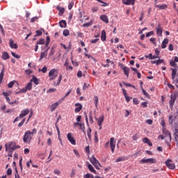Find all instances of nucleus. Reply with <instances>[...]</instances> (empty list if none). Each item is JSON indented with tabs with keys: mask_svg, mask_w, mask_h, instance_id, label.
Instances as JSON below:
<instances>
[{
	"mask_svg": "<svg viewBox=\"0 0 178 178\" xmlns=\"http://www.w3.org/2000/svg\"><path fill=\"white\" fill-rule=\"evenodd\" d=\"M37 131H38L36 128H33V129H32V131L30 130H26L25 134H24V138H22L24 143L26 144H30L33 139V135L37 134Z\"/></svg>",
	"mask_w": 178,
	"mask_h": 178,
	"instance_id": "obj_1",
	"label": "nucleus"
},
{
	"mask_svg": "<svg viewBox=\"0 0 178 178\" xmlns=\"http://www.w3.org/2000/svg\"><path fill=\"white\" fill-rule=\"evenodd\" d=\"M5 147H6V152H8V151L14 152L20 148V146L17 145L15 142L14 141H11V142H8V143H6Z\"/></svg>",
	"mask_w": 178,
	"mask_h": 178,
	"instance_id": "obj_2",
	"label": "nucleus"
},
{
	"mask_svg": "<svg viewBox=\"0 0 178 178\" xmlns=\"http://www.w3.org/2000/svg\"><path fill=\"white\" fill-rule=\"evenodd\" d=\"M172 80L173 81V83L175 84L176 87L178 88V74H177V70L175 68H172Z\"/></svg>",
	"mask_w": 178,
	"mask_h": 178,
	"instance_id": "obj_3",
	"label": "nucleus"
},
{
	"mask_svg": "<svg viewBox=\"0 0 178 178\" xmlns=\"http://www.w3.org/2000/svg\"><path fill=\"white\" fill-rule=\"evenodd\" d=\"M58 71L57 69L53 68L49 72V78L50 81H54L58 77Z\"/></svg>",
	"mask_w": 178,
	"mask_h": 178,
	"instance_id": "obj_4",
	"label": "nucleus"
},
{
	"mask_svg": "<svg viewBox=\"0 0 178 178\" xmlns=\"http://www.w3.org/2000/svg\"><path fill=\"white\" fill-rule=\"evenodd\" d=\"M177 97H178V92H174L170 95V99L169 101L170 108H173V106L175 105V103L176 102Z\"/></svg>",
	"mask_w": 178,
	"mask_h": 178,
	"instance_id": "obj_5",
	"label": "nucleus"
},
{
	"mask_svg": "<svg viewBox=\"0 0 178 178\" xmlns=\"http://www.w3.org/2000/svg\"><path fill=\"white\" fill-rule=\"evenodd\" d=\"M90 162L93 165V166L97 169H99V166H101V164L98 160H97L96 157L95 156H92V157L90 158Z\"/></svg>",
	"mask_w": 178,
	"mask_h": 178,
	"instance_id": "obj_6",
	"label": "nucleus"
},
{
	"mask_svg": "<svg viewBox=\"0 0 178 178\" xmlns=\"http://www.w3.org/2000/svg\"><path fill=\"white\" fill-rule=\"evenodd\" d=\"M157 160L156 159H142L140 161V163H156Z\"/></svg>",
	"mask_w": 178,
	"mask_h": 178,
	"instance_id": "obj_7",
	"label": "nucleus"
},
{
	"mask_svg": "<svg viewBox=\"0 0 178 178\" xmlns=\"http://www.w3.org/2000/svg\"><path fill=\"white\" fill-rule=\"evenodd\" d=\"M67 138L72 145H76V140L74 139L72 133H67Z\"/></svg>",
	"mask_w": 178,
	"mask_h": 178,
	"instance_id": "obj_8",
	"label": "nucleus"
},
{
	"mask_svg": "<svg viewBox=\"0 0 178 178\" xmlns=\"http://www.w3.org/2000/svg\"><path fill=\"white\" fill-rule=\"evenodd\" d=\"M165 165L170 170H175L176 168L175 164H174V163H172V160H170V159L166 160Z\"/></svg>",
	"mask_w": 178,
	"mask_h": 178,
	"instance_id": "obj_9",
	"label": "nucleus"
},
{
	"mask_svg": "<svg viewBox=\"0 0 178 178\" xmlns=\"http://www.w3.org/2000/svg\"><path fill=\"white\" fill-rule=\"evenodd\" d=\"M60 104L61 101L58 100V102H56L53 103L51 105L49 106V108H50V111L54 112Z\"/></svg>",
	"mask_w": 178,
	"mask_h": 178,
	"instance_id": "obj_10",
	"label": "nucleus"
},
{
	"mask_svg": "<svg viewBox=\"0 0 178 178\" xmlns=\"http://www.w3.org/2000/svg\"><path fill=\"white\" fill-rule=\"evenodd\" d=\"M115 144H116V141L115 140L114 137H111L110 138V147H111V152L113 154L115 149Z\"/></svg>",
	"mask_w": 178,
	"mask_h": 178,
	"instance_id": "obj_11",
	"label": "nucleus"
},
{
	"mask_svg": "<svg viewBox=\"0 0 178 178\" xmlns=\"http://www.w3.org/2000/svg\"><path fill=\"white\" fill-rule=\"evenodd\" d=\"M122 93L124 96L125 100L127 102H129L131 101V99H133L132 97H129L127 90L124 88H122Z\"/></svg>",
	"mask_w": 178,
	"mask_h": 178,
	"instance_id": "obj_12",
	"label": "nucleus"
},
{
	"mask_svg": "<svg viewBox=\"0 0 178 178\" xmlns=\"http://www.w3.org/2000/svg\"><path fill=\"white\" fill-rule=\"evenodd\" d=\"M122 3L125 6L135 5L136 0H122Z\"/></svg>",
	"mask_w": 178,
	"mask_h": 178,
	"instance_id": "obj_13",
	"label": "nucleus"
},
{
	"mask_svg": "<svg viewBox=\"0 0 178 178\" xmlns=\"http://www.w3.org/2000/svg\"><path fill=\"white\" fill-rule=\"evenodd\" d=\"M62 79H63V75L59 74L58 79L56 81H54V82H53V86L54 87L58 86L60 84Z\"/></svg>",
	"mask_w": 178,
	"mask_h": 178,
	"instance_id": "obj_14",
	"label": "nucleus"
},
{
	"mask_svg": "<svg viewBox=\"0 0 178 178\" xmlns=\"http://www.w3.org/2000/svg\"><path fill=\"white\" fill-rule=\"evenodd\" d=\"M74 106L76 107L74 108V112L76 113H79L83 109V105L81 103H76Z\"/></svg>",
	"mask_w": 178,
	"mask_h": 178,
	"instance_id": "obj_15",
	"label": "nucleus"
},
{
	"mask_svg": "<svg viewBox=\"0 0 178 178\" xmlns=\"http://www.w3.org/2000/svg\"><path fill=\"white\" fill-rule=\"evenodd\" d=\"M156 34L158 36L161 37L163 35V28L161 27V24H158L156 27Z\"/></svg>",
	"mask_w": 178,
	"mask_h": 178,
	"instance_id": "obj_16",
	"label": "nucleus"
},
{
	"mask_svg": "<svg viewBox=\"0 0 178 178\" xmlns=\"http://www.w3.org/2000/svg\"><path fill=\"white\" fill-rule=\"evenodd\" d=\"M163 134L165 136V137L169 136L170 140H172V134L171 133L165 128H163Z\"/></svg>",
	"mask_w": 178,
	"mask_h": 178,
	"instance_id": "obj_17",
	"label": "nucleus"
},
{
	"mask_svg": "<svg viewBox=\"0 0 178 178\" xmlns=\"http://www.w3.org/2000/svg\"><path fill=\"white\" fill-rule=\"evenodd\" d=\"M30 113V110L28 108H26L25 109L21 111V113H19L20 116L24 118L25 116L29 115Z\"/></svg>",
	"mask_w": 178,
	"mask_h": 178,
	"instance_id": "obj_18",
	"label": "nucleus"
},
{
	"mask_svg": "<svg viewBox=\"0 0 178 178\" xmlns=\"http://www.w3.org/2000/svg\"><path fill=\"white\" fill-rule=\"evenodd\" d=\"M49 50V48H47L46 50H44V51H42V53H40V58H39V60H42L43 58L47 56Z\"/></svg>",
	"mask_w": 178,
	"mask_h": 178,
	"instance_id": "obj_19",
	"label": "nucleus"
},
{
	"mask_svg": "<svg viewBox=\"0 0 178 178\" xmlns=\"http://www.w3.org/2000/svg\"><path fill=\"white\" fill-rule=\"evenodd\" d=\"M100 20H102L103 22L106 23V24H108L109 23V19L108 17L106 15H102L99 17Z\"/></svg>",
	"mask_w": 178,
	"mask_h": 178,
	"instance_id": "obj_20",
	"label": "nucleus"
},
{
	"mask_svg": "<svg viewBox=\"0 0 178 178\" xmlns=\"http://www.w3.org/2000/svg\"><path fill=\"white\" fill-rule=\"evenodd\" d=\"M10 47H11V49H17L18 46L17 44L15 43L13 39H10Z\"/></svg>",
	"mask_w": 178,
	"mask_h": 178,
	"instance_id": "obj_21",
	"label": "nucleus"
},
{
	"mask_svg": "<svg viewBox=\"0 0 178 178\" xmlns=\"http://www.w3.org/2000/svg\"><path fill=\"white\" fill-rule=\"evenodd\" d=\"M143 143L147 144L150 147L153 146V143L147 137H145L143 138Z\"/></svg>",
	"mask_w": 178,
	"mask_h": 178,
	"instance_id": "obj_22",
	"label": "nucleus"
},
{
	"mask_svg": "<svg viewBox=\"0 0 178 178\" xmlns=\"http://www.w3.org/2000/svg\"><path fill=\"white\" fill-rule=\"evenodd\" d=\"M56 10L59 12L58 15L63 16V15L65 13V8L58 6L56 7Z\"/></svg>",
	"mask_w": 178,
	"mask_h": 178,
	"instance_id": "obj_23",
	"label": "nucleus"
},
{
	"mask_svg": "<svg viewBox=\"0 0 178 178\" xmlns=\"http://www.w3.org/2000/svg\"><path fill=\"white\" fill-rule=\"evenodd\" d=\"M169 43V40L168 38H165L161 44V49H164L167 47V44Z\"/></svg>",
	"mask_w": 178,
	"mask_h": 178,
	"instance_id": "obj_24",
	"label": "nucleus"
},
{
	"mask_svg": "<svg viewBox=\"0 0 178 178\" xmlns=\"http://www.w3.org/2000/svg\"><path fill=\"white\" fill-rule=\"evenodd\" d=\"M1 58L3 60H6L10 58L9 54L7 51H3L2 53Z\"/></svg>",
	"mask_w": 178,
	"mask_h": 178,
	"instance_id": "obj_25",
	"label": "nucleus"
},
{
	"mask_svg": "<svg viewBox=\"0 0 178 178\" xmlns=\"http://www.w3.org/2000/svg\"><path fill=\"white\" fill-rule=\"evenodd\" d=\"M124 74L127 78L129 77L130 68L129 67H124L123 70Z\"/></svg>",
	"mask_w": 178,
	"mask_h": 178,
	"instance_id": "obj_26",
	"label": "nucleus"
},
{
	"mask_svg": "<svg viewBox=\"0 0 178 178\" xmlns=\"http://www.w3.org/2000/svg\"><path fill=\"white\" fill-rule=\"evenodd\" d=\"M30 81L31 83L33 82V83H35V85H38L40 83V79L38 78H37L36 76H33V77H32V79H31Z\"/></svg>",
	"mask_w": 178,
	"mask_h": 178,
	"instance_id": "obj_27",
	"label": "nucleus"
},
{
	"mask_svg": "<svg viewBox=\"0 0 178 178\" xmlns=\"http://www.w3.org/2000/svg\"><path fill=\"white\" fill-rule=\"evenodd\" d=\"M79 15H80V21L81 22H84V21H86V20L89 19V17L88 16H86V15L83 16L81 13H80Z\"/></svg>",
	"mask_w": 178,
	"mask_h": 178,
	"instance_id": "obj_28",
	"label": "nucleus"
},
{
	"mask_svg": "<svg viewBox=\"0 0 178 178\" xmlns=\"http://www.w3.org/2000/svg\"><path fill=\"white\" fill-rule=\"evenodd\" d=\"M101 40L102 42H104L106 40V33L105 31H102V35H101Z\"/></svg>",
	"mask_w": 178,
	"mask_h": 178,
	"instance_id": "obj_29",
	"label": "nucleus"
},
{
	"mask_svg": "<svg viewBox=\"0 0 178 178\" xmlns=\"http://www.w3.org/2000/svg\"><path fill=\"white\" fill-rule=\"evenodd\" d=\"M59 26L60 28H66L67 27V22L65 20H60L59 22Z\"/></svg>",
	"mask_w": 178,
	"mask_h": 178,
	"instance_id": "obj_30",
	"label": "nucleus"
},
{
	"mask_svg": "<svg viewBox=\"0 0 178 178\" xmlns=\"http://www.w3.org/2000/svg\"><path fill=\"white\" fill-rule=\"evenodd\" d=\"M88 168L92 173L97 174V171L95 170L94 167H92V164H88Z\"/></svg>",
	"mask_w": 178,
	"mask_h": 178,
	"instance_id": "obj_31",
	"label": "nucleus"
},
{
	"mask_svg": "<svg viewBox=\"0 0 178 178\" xmlns=\"http://www.w3.org/2000/svg\"><path fill=\"white\" fill-rule=\"evenodd\" d=\"M93 99H94L95 106V108H97L98 107V104H99V97H98V96L95 95L94 97H93Z\"/></svg>",
	"mask_w": 178,
	"mask_h": 178,
	"instance_id": "obj_32",
	"label": "nucleus"
},
{
	"mask_svg": "<svg viewBox=\"0 0 178 178\" xmlns=\"http://www.w3.org/2000/svg\"><path fill=\"white\" fill-rule=\"evenodd\" d=\"M127 160V157H126V156H123L122 157H118V159H116L115 162H122Z\"/></svg>",
	"mask_w": 178,
	"mask_h": 178,
	"instance_id": "obj_33",
	"label": "nucleus"
},
{
	"mask_svg": "<svg viewBox=\"0 0 178 178\" xmlns=\"http://www.w3.org/2000/svg\"><path fill=\"white\" fill-rule=\"evenodd\" d=\"M155 7L159 10H165L167 8V5L166 4L156 5Z\"/></svg>",
	"mask_w": 178,
	"mask_h": 178,
	"instance_id": "obj_34",
	"label": "nucleus"
},
{
	"mask_svg": "<svg viewBox=\"0 0 178 178\" xmlns=\"http://www.w3.org/2000/svg\"><path fill=\"white\" fill-rule=\"evenodd\" d=\"M104 120V116L102 115L98 120H97V124L99 126H102V123Z\"/></svg>",
	"mask_w": 178,
	"mask_h": 178,
	"instance_id": "obj_35",
	"label": "nucleus"
},
{
	"mask_svg": "<svg viewBox=\"0 0 178 178\" xmlns=\"http://www.w3.org/2000/svg\"><path fill=\"white\" fill-rule=\"evenodd\" d=\"M96 1H97L98 3H101V6L102 7H106L108 6V3L103 1L102 0H96Z\"/></svg>",
	"mask_w": 178,
	"mask_h": 178,
	"instance_id": "obj_36",
	"label": "nucleus"
},
{
	"mask_svg": "<svg viewBox=\"0 0 178 178\" xmlns=\"http://www.w3.org/2000/svg\"><path fill=\"white\" fill-rule=\"evenodd\" d=\"M4 73H5V68L3 67V69L1 70V72L0 74V82H1L3 79Z\"/></svg>",
	"mask_w": 178,
	"mask_h": 178,
	"instance_id": "obj_37",
	"label": "nucleus"
},
{
	"mask_svg": "<svg viewBox=\"0 0 178 178\" xmlns=\"http://www.w3.org/2000/svg\"><path fill=\"white\" fill-rule=\"evenodd\" d=\"M17 83V81L15 80L11 81H10V83H8V88H13V86Z\"/></svg>",
	"mask_w": 178,
	"mask_h": 178,
	"instance_id": "obj_38",
	"label": "nucleus"
},
{
	"mask_svg": "<svg viewBox=\"0 0 178 178\" xmlns=\"http://www.w3.org/2000/svg\"><path fill=\"white\" fill-rule=\"evenodd\" d=\"M88 118H89L90 122L91 124H93L94 123V120H93L92 111H90L89 115H88Z\"/></svg>",
	"mask_w": 178,
	"mask_h": 178,
	"instance_id": "obj_39",
	"label": "nucleus"
},
{
	"mask_svg": "<svg viewBox=\"0 0 178 178\" xmlns=\"http://www.w3.org/2000/svg\"><path fill=\"white\" fill-rule=\"evenodd\" d=\"M142 91L143 95L147 98V99H150V95L143 88V87L141 88Z\"/></svg>",
	"mask_w": 178,
	"mask_h": 178,
	"instance_id": "obj_40",
	"label": "nucleus"
},
{
	"mask_svg": "<svg viewBox=\"0 0 178 178\" xmlns=\"http://www.w3.org/2000/svg\"><path fill=\"white\" fill-rule=\"evenodd\" d=\"M70 35V31L68 29H64L63 31V35L67 37Z\"/></svg>",
	"mask_w": 178,
	"mask_h": 178,
	"instance_id": "obj_41",
	"label": "nucleus"
},
{
	"mask_svg": "<svg viewBox=\"0 0 178 178\" xmlns=\"http://www.w3.org/2000/svg\"><path fill=\"white\" fill-rule=\"evenodd\" d=\"M38 71H39V72H43V74H45L47 72V67L46 65H44L43 67V68H42V69L40 68Z\"/></svg>",
	"mask_w": 178,
	"mask_h": 178,
	"instance_id": "obj_42",
	"label": "nucleus"
},
{
	"mask_svg": "<svg viewBox=\"0 0 178 178\" xmlns=\"http://www.w3.org/2000/svg\"><path fill=\"white\" fill-rule=\"evenodd\" d=\"M25 88H26L27 90H31L32 89V83L31 81H29V83H28V84H26V86H25Z\"/></svg>",
	"mask_w": 178,
	"mask_h": 178,
	"instance_id": "obj_43",
	"label": "nucleus"
},
{
	"mask_svg": "<svg viewBox=\"0 0 178 178\" xmlns=\"http://www.w3.org/2000/svg\"><path fill=\"white\" fill-rule=\"evenodd\" d=\"M44 43H45L44 39L42 38V39L39 40V41H38V42H36V44H38V45H42Z\"/></svg>",
	"mask_w": 178,
	"mask_h": 178,
	"instance_id": "obj_44",
	"label": "nucleus"
},
{
	"mask_svg": "<svg viewBox=\"0 0 178 178\" xmlns=\"http://www.w3.org/2000/svg\"><path fill=\"white\" fill-rule=\"evenodd\" d=\"M123 85L125 86L126 87H132L133 88H136V86L129 83L123 82Z\"/></svg>",
	"mask_w": 178,
	"mask_h": 178,
	"instance_id": "obj_45",
	"label": "nucleus"
},
{
	"mask_svg": "<svg viewBox=\"0 0 178 178\" xmlns=\"http://www.w3.org/2000/svg\"><path fill=\"white\" fill-rule=\"evenodd\" d=\"M79 129H81L82 131H84V129H85V124H84V123L79 122Z\"/></svg>",
	"mask_w": 178,
	"mask_h": 178,
	"instance_id": "obj_46",
	"label": "nucleus"
},
{
	"mask_svg": "<svg viewBox=\"0 0 178 178\" xmlns=\"http://www.w3.org/2000/svg\"><path fill=\"white\" fill-rule=\"evenodd\" d=\"M144 16H145V12L144 11H142L140 13V17H139V21L140 22H142L144 19Z\"/></svg>",
	"mask_w": 178,
	"mask_h": 178,
	"instance_id": "obj_47",
	"label": "nucleus"
},
{
	"mask_svg": "<svg viewBox=\"0 0 178 178\" xmlns=\"http://www.w3.org/2000/svg\"><path fill=\"white\" fill-rule=\"evenodd\" d=\"M91 132H92L91 128H88V131H87V136L89 139H91Z\"/></svg>",
	"mask_w": 178,
	"mask_h": 178,
	"instance_id": "obj_48",
	"label": "nucleus"
},
{
	"mask_svg": "<svg viewBox=\"0 0 178 178\" xmlns=\"http://www.w3.org/2000/svg\"><path fill=\"white\" fill-rule=\"evenodd\" d=\"M139 138L138 134H136L132 136V140L136 141Z\"/></svg>",
	"mask_w": 178,
	"mask_h": 178,
	"instance_id": "obj_49",
	"label": "nucleus"
},
{
	"mask_svg": "<svg viewBox=\"0 0 178 178\" xmlns=\"http://www.w3.org/2000/svg\"><path fill=\"white\" fill-rule=\"evenodd\" d=\"M154 35V32L153 31H149V32L147 33L146 38H149V37L152 36Z\"/></svg>",
	"mask_w": 178,
	"mask_h": 178,
	"instance_id": "obj_50",
	"label": "nucleus"
},
{
	"mask_svg": "<svg viewBox=\"0 0 178 178\" xmlns=\"http://www.w3.org/2000/svg\"><path fill=\"white\" fill-rule=\"evenodd\" d=\"M11 55H13V57L17 58V59H19L20 58V56L18 54H16L15 52H11Z\"/></svg>",
	"mask_w": 178,
	"mask_h": 178,
	"instance_id": "obj_51",
	"label": "nucleus"
},
{
	"mask_svg": "<svg viewBox=\"0 0 178 178\" xmlns=\"http://www.w3.org/2000/svg\"><path fill=\"white\" fill-rule=\"evenodd\" d=\"M72 64L75 66L78 67L79 66V62L74 60L73 59H71Z\"/></svg>",
	"mask_w": 178,
	"mask_h": 178,
	"instance_id": "obj_52",
	"label": "nucleus"
},
{
	"mask_svg": "<svg viewBox=\"0 0 178 178\" xmlns=\"http://www.w3.org/2000/svg\"><path fill=\"white\" fill-rule=\"evenodd\" d=\"M90 87V83H84L83 86V90H86Z\"/></svg>",
	"mask_w": 178,
	"mask_h": 178,
	"instance_id": "obj_53",
	"label": "nucleus"
},
{
	"mask_svg": "<svg viewBox=\"0 0 178 178\" xmlns=\"http://www.w3.org/2000/svg\"><path fill=\"white\" fill-rule=\"evenodd\" d=\"M21 119H22V118L21 117V115L19 114V115L17 116V118L15 119H14V123L19 121Z\"/></svg>",
	"mask_w": 178,
	"mask_h": 178,
	"instance_id": "obj_54",
	"label": "nucleus"
},
{
	"mask_svg": "<svg viewBox=\"0 0 178 178\" xmlns=\"http://www.w3.org/2000/svg\"><path fill=\"white\" fill-rule=\"evenodd\" d=\"M42 35V32L40 30L36 31V35L35 37L41 36Z\"/></svg>",
	"mask_w": 178,
	"mask_h": 178,
	"instance_id": "obj_55",
	"label": "nucleus"
},
{
	"mask_svg": "<svg viewBox=\"0 0 178 178\" xmlns=\"http://www.w3.org/2000/svg\"><path fill=\"white\" fill-rule=\"evenodd\" d=\"M25 120H26V118L22 119V121H21L19 124H18V127H22L25 122Z\"/></svg>",
	"mask_w": 178,
	"mask_h": 178,
	"instance_id": "obj_56",
	"label": "nucleus"
},
{
	"mask_svg": "<svg viewBox=\"0 0 178 178\" xmlns=\"http://www.w3.org/2000/svg\"><path fill=\"white\" fill-rule=\"evenodd\" d=\"M54 54H55V50L54 48H51V49H50V53L49 54V56H52Z\"/></svg>",
	"mask_w": 178,
	"mask_h": 178,
	"instance_id": "obj_57",
	"label": "nucleus"
},
{
	"mask_svg": "<svg viewBox=\"0 0 178 178\" xmlns=\"http://www.w3.org/2000/svg\"><path fill=\"white\" fill-rule=\"evenodd\" d=\"M92 13H97L98 11V7L95 6L91 8Z\"/></svg>",
	"mask_w": 178,
	"mask_h": 178,
	"instance_id": "obj_58",
	"label": "nucleus"
},
{
	"mask_svg": "<svg viewBox=\"0 0 178 178\" xmlns=\"http://www.w3.org/2000/svg\"><path fill=\"white\" fill-rule=\"evenodd\" d=\"M22 157H21V159H19V168H21V170H23V165H22Z\"/></svg>",
	"mask_w": 178,
	"mask_h": 178,
	"instance_id": "obj_59",
	"label": "nucleus"
},
{
	"mask_svg": "<svg viewBox=\"0 0 178 178\" xmlns=\"http://www.w3.org/2000/svg\"><path fill=\"white\" fill-rule=\"evenodd\" d=\"M73 6H74V3L73 2H70L69 3V5H68V10H71L72 9Z\"/></svg>",
	"mask_w": 178,
	"mask_h": 178,
	"instance_id": "obj_60",
	"label": "nucleus"
},
{
	"mask_svg": "<svg viewBox=\"0 0 178 178\" xmlns=\"http://www.w3.org/2000/svg\"><path fill=\"white\" fill-rule=\"evenodd\" d=\"M27 91H28L27 88L26 87H24L22 89H21V90H19V92L26 93Z\"/></svg>",
	"mask_w": 178,
	"mask_h": 178,
	"instance_id": "obj_61",
	"label": "nucleus"
},
{
	"mask_svg": "<svg viewBox=\"0 0 178 178\" xmlns=\"http://www.w3.org/2000/svg\"><path fill=\"white\" fill-rule=\"evenodd\" d=\"M33 163L32 160H29V161H26V167L28 168H30L31 164Z\"/></svg>",
	"mask_w": 178,
	"mask_h": 178,
	"instance_id": "obj_62",
	"label": "nucleus"
},
{
	"mask_svg": "<svg viewBox=\"0 0 178 178\" xmlns=\"http://www.w3.org/2000/svg\"><path fill=\"white\" fill-rule=\"evenodd\" d=\"M92 177V174H86L85 175H83V178H90Z\"/></svg>",
	"mask_w": 178,
	"mask_h": 178,
	"instance_id": "obj_63",
	"label": "nucleus"
},
{
	"mask_svg": "<svg viewBox=\"0 0 178 178\" xmlns=\"http://www.w3.org/2000/svg\"><path fill=\"white\" fill-rule=\"evenodd\" d=\"M7 175H8V176L12 175V170H11V168H8V171H7Z\"/></svg>",
	"mask_w": 178,
	"mask_h": 178,
	"instance_id": "obj_64",
	"label": "nucleus"
}]
</instances>
